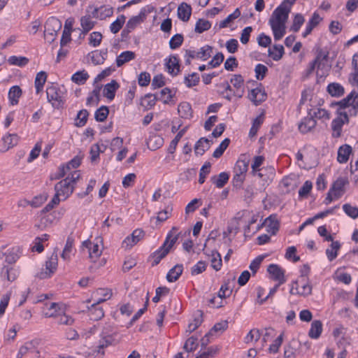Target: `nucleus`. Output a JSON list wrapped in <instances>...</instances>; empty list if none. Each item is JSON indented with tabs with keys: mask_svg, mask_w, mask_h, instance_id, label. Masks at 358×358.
Segmentation results:
<instances>
[{
	"mask_svg": "<svg viewBox=\"0 0 358 358\" xmlns=\"http://www.w3.org/2000/svg\"><path fill=\"white\" fill-rule=\"evenodd\" d=\"M90 15H85L80 18L81 30H84L85 33H88L95 26L96 22L91 20Z\"/></svg>",
	"mask_w": 358,
	"mask_h": 358,
	"instance_id": "obj_39",
	"label": "nucleus"
},
{
	"mask_svg": "<svg viewBox=\"0 0 358 358\" xmlns=\"http://www.w3.org/2000/svg\"><path fill=\"white\" fill-rule=\"evenodd\" d=\"M329 52L324 51L320 47L316 49V57L313 61L316 62L317 64V69L323 68L324 66V62H327L329 58Z\"/></svg>",
	"mask_w": 358,
	"mask_h": 358,
	"instance_id": "obj_28",
	"label": "nucleus"
},
{
	"mask_svg": "<svg viewBox=\"0 0 358 358\" xmlns=\"http://www.w3.org/2000/svg\"><path fill=\"white\" fill-rule=\"evenodd\" d=\"M210 27L211 24L208 20L199 19L196 23L194 31L196 33L201 34L208 30Z\"/></svg>",
	"mask_w": 358,
	"mask_h": 358,
	"instance_id": "obj_48",
	"label": "nucleus"
},
{
	"mask_svg": "<svg viewBox=\"0 0 358 358\" xmlns=\"http://www.w3.org/2000/svg\"><path fill=\"white\" fill-rule=\"evenodd\" d=\"M171 233H169L163 245L151 255V257L154 259L152 263V266H157L160 261L169 254L171 248L178 239V235H176L171 239Z\"/></svg>",
	"mask_w": 358,
	"mask_h": 358,
	"instance_id": "obj_1",
	"label": "nucleus"
},
{
	"mask_svg": "<svg viewBox=\"0 0 358 358\" xmlns=\"http://www.w3.org/2000/svg\"><path fill=\"white\" fill-rule=\"evenodd\" d=\"M352 150V148L349 145H341L338 150V162L341 164L347 162Z\"/></svg>",
	"mask_w": 358,
	"mask_h": 358,
	"instance_id": "obj_25",
	"label": "nucleus"
},
{
	"mask_svg": "<svg viewBox=\"0 0 358 358\" xmlns=\"http://www.w3.org/2000/svg\"><path fill=\"white\" fill-rule=\"evenodd\" d=\"M48 198V196H35L31 201H29L27 199L20 200L17 203V206L19 207L25 208L28 205L31 206L34 208L39 207Z\"/></svg>",
	"mask_w": 358,
	"mask_h": 358,
	"instance_id": "obj_21",
	"label": "nucleus"
},
{
	"mask_svg": "<svg viewBox=\"0 0 358 358\" xmlns=\"http://www.w3.org/2000/svg\"><path fill=\"white\" fill-rule=\"evenodd\" d=\"M197 341H198L197 337H195V336L189 337L185 343L183 349L188 352L194 351L198 346Z\"/></svg>",
	"mask_w": 358,
	"mask_h": 358,
	"instance_id": "obj_52",
	"label": "nucleus"
},
{
	"mask_svg": "<svg viewBox=\"0 0 358 358\" xmlns=\"http://www.w3.org/2000/svg\"><path fill=\"white\" fill-rule=\"evenodd\" d=\"M183 271L182 264H176L173 268L169 270L166 275V279L169 282L176 281L181 275Z\"/></svg>",
	"mask_w": 358,
	"mask_h": 358,
	"instance_id": "obj_31",
	"label": "nucleus"
},
{
	"mask_svg": "<svg viewBox=\"0 0 358 358\" xmlns=\"http://www.w3.org/2000/svg\"><path fill=\"white\" fill-rule=\"evenodd\" d=\"M230 143V139L228 138H224L220 144L219 147L214 151L213 157L215 158H220L228 148Z\"/></svg>",
	"mask_w": 358,
	"mask_h": 358,
	"instance_id": "obj_50",
	"label": "nucleus"
},
{
	"mask_svg": "<svg viewBox=\"0 0 358 358\" xmlns=\"http://www.w3.org/2000/svg\"><path fill=\"white\" fill-rule=\"evenodd\" d=\"M168 72L173 76H177L180 72V62L176 55H171L165 63Z\"/></svg>",
	"mask_w": 358,
	"mask_h": 358,
	"instance_id": "obj_13",
	"label": "nucleus"
},
{
	"mask_svg": "<svg viewBox=\"0 0 358 358\" xmlns=\"http://www.w3.org/2000/svg\"><path fill=\"white\" fill-rule=\"evenodd\" d=\"M120 87L119 83L115 80H112L110 83H107L103 88V94L109 100H113L115 96L116 90Z\"/></svg>",
	"mask_w": 358,
	"mask_h": 358,
	"instance_id": "obj_18",
	"label": "nucleus"
},
{
	"mask_svg": "<svg viewBox=\"0 0 358 358\" xmlns=\"http://www.w3.org/2000/svg\"><path fill=\"white\" fill-rule=\"evenodd\" d=\"M349 183L347 178L339 177L334 181L331 187L330 192H334L335 199L341 197L345 192V186Z\"/></svg>",
	"mask_w": 358,
	"mask_h": 358,
	"instance_id": "obj_9",
	"label": "nucleus"
},
{
	"mask_svg": "<svg viewBox=\"0 0 358 358\" xmlns=\"http://www.w3.org/2000/svg\"><path fill=\"white\" fill-rule=\"evenodd\" d=\"M22 93V90L18 85L10 87L8 92V99L11 105L14 106L18 103L19 98L21 96Z\"/></svg>",
	"mask_w": 358,
	"mask_h": 358,
	"instance_id": "obj_33",
	"label": "nucleus"
},
{
	"mask_svg": "<svg viewBox=\"0 0 358 358\" xmlns=\"http://www.w3.org/2000/svg\"><path fill=\"white\" fill-rule=\"evenodd\" d=\"M210 141L205 138H201L195 144L194 152L196 155H203L206 150L210 148Z\"/></svg>",
	"mask_w": 358,
	"mask_h": 358,
	"instance_id": "obj_34",
	"label": "nucleus"
},
{
	"mask_svg": "<svg viewBox=\"0 0 358 358\" xmlns=\"http://www.w3.org/2000/svg\"><path fill=\"white\" fill-rule=\"evenodd\" d=\"M46 95L48 102L52 103L53 108L59 109L63 108L65 99L62 96L61 91L55 86H50L46 89Z\"/></svg>",
	"mask_w": 358,
	"mask_h": 358,
	"instance_id": "obj_3",
	"label": "nucleus"
},
{
	"mask_svg": "<svg viewBox=\"0 0 358 358\" xmlns=\"http://www.w3.org/2000/svg\"><path fill=\"white\" fill-rule=\"evenodd\" d=\"M200 80L199 76L197 73H192L185 77L184 83L187 87H192L199 84Z\"/></svg>",
	"mask_w": 358,
	"mask_h": 358,
	"instance_id": "obj_46",
	"label": "nucleus"
},
{
	"mask_svg": "<svg viewBox=\"0 0 358 358\" xmlns=\"http://www.w3.org/2000/svg\"><path fill=\"white\" fill-rule=\"evenodd\" d=\"M273 49L276 51L274 52L271 48L268 50V55L271 57L274 61H279L285 54V50L282 45L275 44L273 46Z\"/></svg>",
	"mask_w": 358,
	"mask_h": 358,
	"instance_id": "obj_36",
	"label": "nucleus"
},
{
	"mask_svg": "<svg viewBox=\"0 0 358 358\" xmlns=\"http://www.w3.org/2000/svg\"><path fill=\"white\" fill-rule=\"evenodd\" d=\"M74 187L71 185L69 176L59 181L55 185V190L59 196H64V199L68 198L73 192Z\"/></svg>",
	"mask_w": 358,
	"mask_h": 358,
	"instance_id": "obj_6",
	"label": "nucleus"
},
{
	"mask_svg": "<svg viewBox=\"0 0 358 358\" xmlns=\"http://www.w3.org/2000/svg\"><path fill=\"white\" fill-rule=\"evenodd\" d=\"M109 109L106 106H101L94 113V118L97 122H103L107 118Z\"/></svg>",
	"mask_w": 358,
	"mask_h": 358,
	"instance_id": "obj_44",
	"label": "nucleus"
},
{
	"mask_svg": "<svg viewBox=\"0 0 358 358\" xmlns=\"http://www.w3.org/2000/svg\"><path fill=\"white\" fill-rule=\"evenodd\" d=\"M316 124L315 118L312 115H308L299 124V129L301 133L306 134L310 131L316 126Z\"/></svg>",
	"mask_w": 358,
	"mask_h": 358,
	"instance_id": "obj_14",
	"label": "nucleus"
},
{
	"mask_svg": "<svg viewBox=\"0 0 358 358\" xmlns=\"http://www.w3.org/2000/svg\"><path fill=\"white\" fill-rule=\"evenodd\" d=\"M271 29L273 33L274 39L275 41L280 40L286 33V24L273 23L272 21L269 22Z\"/></svg>",
	"mask_w": 358,
	"mask_h": 358,
	"instance_id": "obj_23",
	"label": "nucleus"
},
{
	"mask_svg": "<svg viewBox=\"0 0 358 358\" xmlns=\"http://www.w3.org/2000/svg\"><path fill=\"white\" fill-rule=\"evenodd\" d=\"M135 52L129 50L122 52L116 59V64L117 67H120L125 63L135 59Z\"/></svg>",
	"mask_w": 358,
	"mask_h": 358,
	"instance_id": "obj_32",
	"label": "nucleus"
},
{
	"mask_svg": "<svg viewBox=\"0 0 358 358\" xmlns=\"http://www.w3.org/2000/svg\"><path fill=\"white\" fill-rule=\"evenodd\" d=\"M211 266L215 271H220L222 266V258L220 254L216 251H211Z\"/></svg>",
	"mask_w": 358,
	"mask_h": 358,
	"instance_id": "obj_47",
	"label": "nucleus"
},
{
	"mask_svg": "<svg viewBox=\"0 0 358 358\" xmlns=\"http://www.w3.org/2000/svg\"><path fill=\"white\" fill-rule=\"evenodd\" d=\"M352 64L354 69V72L350 74L349 78V82L356 83L357 86H358V54H355L352 57Z\"/></svg>",
	"mask_w": 358,
	"mask_h": 358,
	"instance_id": "obj_41",
	"label": "nucleus"
},
{
	"mask_svg": "<svg viewBox=\"0 0 358 358\" xmlns=\"http://www.w3.org/2000/svg\"><path fill=\"white\" fill-rule=\"evenodd\" d=\"M259 85L260 86L259 87H257L255 89H252L248 94L249 99L255 106L259 105L261 103L264 101L267 97V94L265 92L262 85L261 83Z\"/></svg>",
	"mask_w": 358,
	"mask_h": 358,
	"instance_id": "obj_10",
	"label": "nucleus"
},
{
	"mask_svg": "<svg viewBox=\"0 0 358 358\" xmlns=\"http://www.w3.org/2000/svg\"><path fill=\"white\" fill-rule=\"evenodd\" d=\"M212 47L210 45H205L200 49V51L196 52V57L206 60L211 56Z\"/></svg>",
	"mask_w": 358,
	"mask_h": 358,
	"instance_id": "obj_60",
	"label": "nucleus"
},
{
	"mask_svg": "<svg viewBox=\"0 0 358 358\" xmlns=\"http://www.w3.org/2000/svg\"><path fill=\"white\" fill-rule=\"evenodd\" d=\"M187 129V127H186L182 129L180 131H179V132L176 134L175 138L171 141L170 145L167 149V151L169 153L173 154L175 152L176 146H177L178 142L180 141V140L181 139V138L185 134Z\"/></svg>",
	"mask_w": 358,
	"mask_h": 358,
	"instance_id": "obj_37",
	"label": "nucleus"
},
{
	"mask_svg": "<svg viewBox=\"0 0 358 358\" xmlns=\"http://www.w3.org/2000/svg\"><path fill=\"white\" fill-rule=\"evenodd\" d=\"M178 112L179 115L184 119H189L192 117V109L188 102H182L178 105Z\"/></svg>",
	"mask_w": 358,
	"mask_h": 358,
	"instance_id": "obj_30",
	"label": "nucleus"
},
{
	"mask_svg": "<svg viewBox=\"0 0 358 358\" xmlns=\"http://www.w3.org/2000/svg\"><path fill=\"white\" fill-rule=\"evenodd\" d=\"M268 273L273 280L278 281L279 285L285 282V271L278 264H271L267 268Z\"/></svg>",
	"mask_w": 358,
	"mask_h": 358,
	"instance_id": "obj_11",
	"label": "nucleus"
},
{
	"mask_svg": "<svg viewBox=\"0 0 358 358\" xmlns=\"http://www.w3.org/2000/svg\"><path fill=\"white\" fill-rule=\"evenodd\" d=\"M337 113L339 116L333 120L331 123V128L334 131L332 136L335 138L341 136L343 125L345 122L348 123L349 122V117L346 112L337 110Z\"/></svg>",
	"mask_w": 358,
	"mask_h": 358,
	"instance_id": "obj_5",
	"label": "nucleus"
},
{
	"mask_svg": "<svg viewBox=\"0 0 358 358\" xmlns=\"http://www.w3.org/2000/svg\"><path fill=\"white\" fill-rule=\"evenodd\" d=\"M249 159H238L236 164L235 171L240 174H244L248 171Z\"/></svg>",
	"mask_w": 358,
	"mask_h": 358,
	"instance_id": "obj_56",
	"label": "nucleus"
},
{
	"mask_svg": "<svg viewBox=\"0 0 358 358\" xmlns=\"http://www.w3.org/2000/svg\"><path fill=\"white\" fill-rule=\"evenodd\" d=\"M331 249L328 248L326 250V255L330 262L336 258L338 250L341 248V244L338 241H333L331 244Z\"/></svg>",
	"mask_w": 358,
	"mask_h": 358,
	"instance_id": "obj_40",
	"label": "nucleus"
},
{
	"mask_svg": "<svg viewBox=\"0 0 358 358\" xmlns=\"http://www.w3.org/2000/svg\"><path fill=\"white\" fill-rule=\"evenodd\" d=\"M74 243V239L71 236H69L66 240V245L61 255L64 259H67L69 257V254L71 252V249Z\"/></svg>",
	"mask_w": 358,
	"mask_h": 358,
	"instance_id": "obj_57",
	"label": "nucleus"
},
{
	"mask_svg": "<svg viewBox=\"0 0 358 358\" xmlns=\"http://www.w3.org/2000/svg\"><path fill=\"white\" fill-rule=\"evenodd\" d=\"M308 115H312L315 118L326 119L330 118L329 113L323 108H317V111H313V109H309L308 111Z\"/></svg>",
	"mask_w": 358,
	"mask_h": 358,
	"instance_id": "obj_53",
	"label": "nucleus"
},
{
	"mask_svg": "<svg viewBox=\"0 0 358 358\" xmlns=\"http://www.w3.org/2000/svg\"><path fill=\"white\" fill-rule=\"evenodd\" d=\"M164 144V138L157 134L152 135L147 141L148 148L150 150H156L161 148Z\"/></svg>",
	"mask_w": 358,
	"mask_h": 358,
	"instance_id": "obj_26",
	"label": "nucleus"
},
{
	"mask_svg": "<svg viewBox=\"0 0 358 358\" xmlns=\"http://www.w3.org/2000/svg\"><path fill=\"white\" fill-rule=\"evenodd\" d=\"M89 74L85 71H79L73 74L71 80L78 85H83L89 78Z\"/></svg>",
	"mask_w": 358,
	"mask_h": 358,
	"instance_id": "obj_38",
	"label": "nucleus"
},
{
	"mask_svg": "<svg viewBox=\"0 0 358 358\" xmlns=\"http://www.w3.org/2000/svg\"><path fill=\"white\" fill-rule=\"evenodd\" d=\"M157 100V97L155 94L149 93L145 94L143 98L141 105L150 108L155 105Z\"/></svg>",
	"mask_w": 358,
	"mask_h": 358,
	"instance_id": "obj_55",
	"label": "nucleus"
},
{
	"mask_svg": "<svg viewBox=\"0 0 358 358\" xmlns=\"http://www.w3.org/2000/svg\"><path fill=\"white\" fill-rule=\"evenodd\" d=\"M183 36L180 34L173 35L169 41V47L171 49L174 50L179 48L183 42Z\"/></svg>",
	"mask_w": 358,
	"mask_h": 358,
	"instance_id": "obj_54",
	"label": "nucleus"
},
{
	"mask_svg": "<svg viewBox=\"0 0 358 358\" xmlns=\"http://www.w3.org/2000/svg\"><path fill=\"white\" fill-rule=\"evenodd\" d=\"M264 223L267 225V231L275 235L280 228V222L276 215H271L265 220Z\"/></svg>",
	"mask_w": 358,
	"mask_h": 358,
	"instance_id": "obj_20",
	"label": "nucleus"
},
{
	"mask_svg": "<svg viewBox=\"0 0 358 358\" xmlns=\"http://www.w3.org/2000/svg\"><path fill=\"white\" fill-rule=\"evenodd\" d=\"M327 92L331 96L341 97L345 94V89L338 83H331L328 85Z\"/></svg>",
	"mask_w": 358,
	"mask_h": 358,
	"instance_id": "obj_24",
	"label": "nucleus"
},
{
	"mask_svg": "<svg viewBox=\"0 0 358 358\" xmlns=\"http://www.w3.org/2000/svg\"><path fill=\"white\" fill-rule=\"evenodd\" d=\"M192 14V7L190 5L185 2L181 3L177 10V15L180 20L183 22H187Z\"/></svg>",
	"mask_w": 358,
	"mask_h": 358,
	"instance_id": "obj_16",
	"label": "nucleus"
},
{
	"mask_svg": "<svg viewBox=\"0 0 358 358\" xmlns=\"http://www.w3.org/2000/svg\"><path fill=\"white\" fill-rule=\"evenodd\" d=\"M322 332V323L320 320H314L308 332V336L313 339L318 338Z\"/></svg>",
	"mask_w": 358,
	"mask_h": 358,
	"instance_id": "obj_29",
	"label": "nucleus"
},
{
	"mask_svg": "<svg viewBox=\"0 0 358 358\" xmlns=\"http://www.w3.org/2000/svg\"><path fill=\"white\" fill-rule=\"evenodd\" d=\"M229 179V173L222 172L217 176H212L210 180L217 188H222L228 182Z\"/></svg>",
	"mask_w": 358,
	"mask_h": 358,
	"instance_id": "obj_27",
	"label": "nucleus"
},
{
	"mask_svg": "<svg viewBox=\"0 0 358 358\" xmlns=\"http://www.w3.org/2000/svg\"><path fill=\"white\" fill-rule=\"evenodd\" d=\"M110 327H104L103 331L101 333V339L99 341V344L98 345L99 352H101V350L104 348L111 345L113 342L115 341L113 337L114 333L111 329H110Z\"/></svg>",
	"mask_w": 358,
	"mask_h": 358,
	"instance_id": "obj_12",
	"label": "nucleus"
},
{
	"mask_svg": "<svg viewBox=\"0 0 358 358\" xmlns=\"http://www.w3.org/2000/svg\"><path fill=\"white\" fill-rule=\"evenodd\" d=\"M230 283V279H227L224 281V283L221 286L220 291L217 294L218 299H226L227 297H229L231 292L232 289L229 287Z\"/></svg>",
	"mask_w": 358,
	"mask_h": 358,
	"instance_id": "obj_42",
	"label": "nucleus"
},
{
	"mask_svg": "<svg viewBox=\"0 0 358 358\" xmlns=\"http://www.w3.org/2000/svg\"><path fill=\"white\" fill-rule=\"evenodd\" d=\"M203 311L198 310L194 315L193 322L189 324L187 331L192 333L195 331L203 322Z\"/></svg>",
	"mask_w": 358,
	"mask_h": 358,
	"instance_id": "obj_35",
	"label": "nucleus"
},
{
	"mask_svg": "<svg viewBox=\"0 0 358 358\" xmlns=\"http://www.w3.org/2000/svg\"><path fill=\"white\" fill-rule=\"evenodd\" d=\"M57 266V255H52L49 260L45 262V271H41L36 274V277L40 279H45L50 277L55 271Z\"/></svg>",
	"mask_w": 358,
	"mask_h": 358,
	"instance_id": "obj_8",
	"label": "nucleus"
},
{
	"mask_svg": "<svg viewBox=\"0 0 358 358\" xmlns=\"http://www.w3.org/2000/svg\"><path fill=\"white\" fill-rule=\"evenodd\" d=\"M344 212L350 217L356 219L358 217V208L352 206L349 203L343 206Z\"/></svg>",
	"mask_w": 358,
	"mask_h": 358,
	"instance_id": "obj_61",
	"label": "nucleus"
},
{
	"mask_svg": "<svg viewBox=\"0 0 358 358\" xmlns=\"http://www.w3.org/2000/svg\"><path fill=\"white\" fill-rule=\"evenodd\" d=\"M146 13L145 10L142 9L140 12V13L136 15L131 17L128 22L126 24V27L129 29L131 31H132L134 29H136V27L143 22L144 20L145 19Z\"/></svg>",
	"mask_w": 358,
	"mask_h": 358,
	"instance_id": "obj_19",
	"label": "nucleus"
},
{
	"mask_svg": "<svg viewBox=\"0 0 358 358\" xmlns=\"http://www.w3.org/2000/svg\"><path fill=\"white\" fill-rule=\"evenodd\" d=\"M289 6H284V4H280L273 12L268 22L278 24H286L289 14L291 12Z\"/></svg>",
	"mask_w": 358,
	"mask_h": 358,
	"instance_id": "obj_4",
	"label": "nucleus"
},
{
	"mask_svg": "<svg viewBox=\"0 0 358 358\" xmlns=\"http://www.w3.org/2000/svg\"><path fill=\"white\" fill-rule=\"evenodd\" d=\"M106 299H99L96 303H93L90 308H89L90 319L94 321L101 320L104 316V313L102 308L98 306V305Z\"/></svg>",
	"mask_w": 358,
	"mask_h": 358,
	"instance_id": "obj_15",
	"label": "nucleus"
},
{
	"mask_svg": "<svg viewBox=\"0 0 358 358\" xmlns=\"http://www.w3.org/2000/svg\"><path fill=\"white\" fill-rule=\"evenodd\" d=\"M29 59L25 57L11 56L8 59V62L10 64L20 67L27 65L29 63Z\"/></svg>",
	"mask_w": 358,
	"mask_h": 358,
	"instance_id": "obj_49",
	"label": "nucleus"
},
{
	"mask_svg": "<svg viewBox=\"0 0 358 358\" xmlns=\"http://www.w3.org/2000/svg\"><path fill=\"white\" fill-rule=\"evenodd\" d=\"M62 28V22L56 17H49L45 24L44 36L52 43L56 39L57 32Z\"/></svg>",
	"mask_w": 358,
	"mask_h": 358,
	"instance_id": "obj_2",
	"label": "nucleus"
},
{
	"mask_svg": "<svg viewBox=\"0 0 358 358\" xmlns=\"http://www.w3.org/2000/svg\"><path fill=\"white\" fill-rule=\"evenodd\" d=\"M101 39L102 34L99 31H94L90 36L89 43L93 47H97L100 45Z\"/></svg>",
	"mask_w": 358,
	"mask_h": 358,
	"instance_id": "obj_63",
	"label": "nucleus"
},
{
	"mask_svg": "<svg viewBox=\"0 0 358 358\" xmlns=\"http://www.w3.org/2000/svg\"><path fill=\"white\" fill-rule=\"evenodd\" d=\"M358 98V93L355 91H352L350 94H349L345 98L337 102H332L331 103V106L333 107L334 106H338L339 108L338 110L340 111L341 109H344L352 105V101H355L356 99Z\"/></svg>",
	"mask_w": 358,
	"mask_h": 358,
	"instance_id": "obj_17",
	"label": "nucleus"
},
{
	"mask_svg": "<svg viewBox=\"0 0 358 358\" xmlns=\"http://www.w3.org/2000/svg\"><path fill=\"white\" fill-rule=\"evenodd\" d=\"M29 352H35V345L34 341L27 342L24 345H22L19 350L18 354L17 355V358H22L23 356L27 354Z\"/></svg>",
	"mask_w": 358,
	"mask_h": 358,
	"instance_id": "obj_43",
	"label": "nucleus"
},
{
	"mask_svg": "<svg viewBox=\"0 0 358 358\" xmlns=\"http://www.w3.org/2000/svg\"><path fill=\"white\" fill-rule=\"evenodd\" d=\"M261 337V333L259 329H251L245 338V343H249L253 340L257 341Z\"/></svg>",
	"mask_w": 358,
	"mask_h": 358,
	"instance_id": "obj_64",
	"label": "nucleus"
},
{
	"mask_svg": "<svg viewBox=\"0 0 358 358\" xmlns=\"http://www.w3.org/2000/svg\"><path fill=\"white\" fill-rule=\"evenodd\" d=\"M241 15V11L236 8L233 13L229 15L226 19L220 22L219 27L220 29L227 27L228 24L237 19Z\"/></svg>",
	"mask_w": 358,
	"mask_h": 358,
	"instance_id": "obj_51",
	"label": "nucleus"
},
{
	"mask_svg": "<svg viewBox=\"0 0 358 358\" xmlns=\"http://www.w3.org/2000/svg\"><path fill=\"white\" fill-rule=\"evenodd\" d=\"M88 115L89 113L86 109L80 110L76 117V120H78L79 121L76 122L75 125L78 127H83L87 121Z\"/></svg>",
	"mask_w": 358,
	"mask_h": 358,
	"instance_id": "obj_58",
	"label": "nucleus"
},
{
	"mask_svg": "<svg viewBox=\"0 0 358 358\" xmlns=\"http://www.w3.org/2000/svg\"><path fill=\"white\" fill-rule=\"evenodd\" d=\"M304 22L305 19L301 13L296 14L293 20V23L290 27V31L293 32H298Z\"/></svg>",
	"mask_w": 358,
	"mask_h": 358,
	"instance_id": "obj_45",
	"label": "nucleus"
},
{
	"mask_svg": "<svg viewBox=\"0 0 358 358\" xmlns=\"http://www.w3.org/2000/svg\"><path fill=\"white\" fill-rule=\"evenodd\" d=\"M210 166L211 164L208 162H205V164L202 166L200 170L199 178V182L200 184H203L205 182L206 175L210 173Z\"/></svg>",
	"mask_w": 358,
	"mask_h": 358,
	"instance_id": "obj_62",
	"label": "nucleus"
},
{
	"mask_svg": "<svg viewBox=\"0 0 358 358\" xmlns=\"http://www.w3.org/2000/svg\"><path fill=\"white\" fill-rule=\"evenodd\" d=\"M255 77L258 80H262L268 72V68L262 64L256 65L255 69Z\"/></svg>",
	"mask_w": 358,
	"mask_h": 358,
	"instance_id": "obj_59",
	"label": "nucleus"
},
{
	"mask_svg": "<svg viewBox=\"0 0 358 358\" xmlns=\"http://www.w3.org/2000/svg\"><path fill=\"white\" fill-rule=\"evenodd\" d=\"M145 236V232L141 229H135L132 234L127 236L122 242V247L126 249L131 248L140 241Z\"/></svg>",
	"mask_w": 358,
	"mask_h": 358,
	"instance_id": "obj_7",
	"label": "nucleus"
},
{
	"mask_svg": "<svg viewBox=\"0 0 358 358\" xmlns=\"http://www.w3.org/2000/svg\"><path fill=\"white\" fill-rule=\"evenodd\" d=\"M322 20V18L320 17V15L317 12H315L307 23L306 30L303 33V37L305 38L309 35L312 32L313 29L316 27Z\"/></svg>",
	"mask_w": 358,
	"mask_h": 358,
	"instance_id": "obj_22",
	"label": "nucleus"
}]
</instances>
